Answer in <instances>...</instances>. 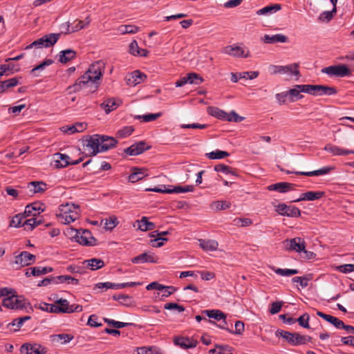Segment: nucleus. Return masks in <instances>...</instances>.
<instances>
[{
	"mask_svg": "<svg viewBox=\"0 0 354 354\" xmlns=\"http://www.w3.org/2000/svg\"><path fill=\"white\" fill-rule=\"evenodd\" d=\"M104 67L105 64L102 60L93 63L84 74L80 76L73 85L67 88L68 93L78 92L89 84H94V91H96L100 86L99 81L103 75Z\"/></svg>",
	"mask_w": 354,
	"mask_h": 354,
	"instance_id": "nucleus-1",
	"label": "nucleus"
},
{
	"mask_svg": "<svg viewBox=\"0 0 354 354\" xmlns=\"http://www.w3.org/2000/svg\"><path fill=\"white\" fill-rule=\"evenodd\" d=\"M80 210L78 205L73 203L62 204L56 213L58 221L63 224H69L79 218Z\"/></svg>",
	"mask_w": 354,
	"mask_h": 354,
	"instance_id": "nucleus-2",
	"label": "nucleus"
},
{
	"mask_svg": "<svg viewBox=\"0 0 354 354\" xmlns=\"http://www.w3.org/2000/svg\"><path fill=\"white\" fill-rule=\"evenodd\" d=\"M276 336L282 337L292 346L304 345L311 342L312 337L308 335H303L298 333H290L283 330H277Z\"/></svg>",
	"mask_w": 354,
	"mask_h": 354,
	"instance_id": "nucleus-3",
	"label": "nucleus"
},
{
	"mask_svg": "<svg viewBox=\"0 0 354 354\" xmlns=\"http://www.w3.org/2000/svg\"><path fill=\"white\" fill-rule=\"evenodd\" d=\"M354 68H349L345 64H339L330 66L322 69L323 73H326L330 77H344L352 75Z\"/></svg>",
	"mask_w": 354,
	"mask_h": 354,
	"instance_id": "nucleus-4",
	"label": "nucleus"
},
{
	"mask_svg": "<svg viewBox=\"0 0 354 354\" xmlns=\"http://www.w3.org/2000/svg\"><path fill=\"white\" fill-rule=\"evenodd\" d=\"M60 33H50L45 35L42 37L35 40L30 45L27 46L26 49L36 48H48L53 46L59 39Z\"/></svg>",
	"mask_w": 354,
	"mask_h": 354,
	"instance_id": "nucleus-5",
	"label": "nucleus"
},
{
	"mask_svg": "<svg viewBox=\"0 0 354 354\" xmlns=\"http://www.w3.org/2000/svg\"><path fill=\"white\" fill-rule=\"evenodd\" d=\"M209 114L223 121L239 122L243 120V118L239 116L235 111H232L230 113H227L217 107L209 108Z\"/></svg>",
	"mask_w": 354,
	"mask_h": 354,
	"instance_id": "nucleus-6",
	"label": "nucleus"
},
{
	"mask_svg": "<svg viewBox=\"0 0 354 354\" xmlns=\"http://www.w3.org/2000/svg\"><path fill=\"white\" fill-rule=\"evenodd\" d=\"M285 250L289 252H296L300 253L301 252H307L306 250V243L304 240L300 237H295L290 239H286L282 242Z\"/></svg>",
	"mask_w": 354,
	"mask_h": 354,
	"instance_id": "nucleus-7",
	"label": "nucleus"
},
{
	"mask_svg": "<svg viewBox=\"0 0 354 354\" xmlns=\"http://www.w3.org/2000/svg\"><path fill=\"white\" fill-rule=\"evenodd\" d=\"M36 257L27 251H23L15 256L13 264L15 268L18 270L22 267L28 266L35 262Z\"/></svg>",
	"mask_w": 354,
	"mask_h": 354,
	"instance_id": "nucleus-8",
	"label": "nucleus"
},
{
	"mask_svg": "<svg viewBox=\"0 0 354 354\" xmlns=\"http://www.w3.org/2000/svg\"><path fill=\"white\" fill-rule=\"evenodd\" d=\"M25 305L24 297L15 295L13 292L3 300V306L10 309L21 310L25 308Z\"/></svg>",
	"mask_w": 354,
	"mask_h": 354,
	"instance_id": "nucleus-9",
	"label": "nucleus"
},
{
	"mask_svg": "<svg viewBox=\"0 0 354 354\" xmlns=\"http://www.w3.org/2000/svg\"><path fill=\"white\" fill-rule=\"evenodd\" d=\"M74 238L80 244L86 246H94L97 242V240L92 236L91 232L87 230H77Z\"/></svg>",
	"mask_w": 354,
	"mask_h": 354,
	"instance_id": "nucleus-10",
	"label": "nucleus"
},
{
	"mask_svg": "<svg viewBox=\"0 0 354 354\" xmlns=\"http://www.w3.org/2000/svg\"><path fill=\"white\" fill-rule=\"evenodd\" d=\"M272 73L273 74H289L297 77V80L300 77L299 71V64L293 63L286 66H272Z\"/></svg>",
	"mask_w": 354,
	"mask_h": 354,
	"instance_id": "nucleus-11",
	"label": "nucleus"
},
{
	"mask_svg": "<svg viewBox=\"0 0 354 354\" xmlns=\"http://www.w3.org/2000/svg\"><path fill=\"white\" fill-rule=\"evenodd\" d=\"M275 211L281 216L297 218L301 216L300 209L295 206L280 203L275 206Z\"/></svg>",
	"mask_w": 354,
	"mask_h": 354,
	"instance_id": "nucleus-12",
	"label": "nucleus"
},
{
	"mask_svg": "<svg viewBox=\"0 0 354 354\" xmlns=\"http://www.w3.org/2000/svg\"><path fill=\"white\" fill-rule=\"evenodd\" d=\"M55 167L57 168H64L69 165H75L80 163L83 160V158H80L76 160L70 161V157L64 153H57L54 155Z\"/></svg>",
	"mask_w": 354,
	"mask_h": 354,
	"instance_id": "nucleus-13",
	"label": "nucleus"
},
{
	"mask_svg": "<svg viewBox=\"0 0 354 354\" xmlns=\"http://www.w3.org/2000/svg\"><path fill=\"white\" fill-rule=\"evenodd\" d=\"M20 354H46L47 348L39 344H24L20 348Z\"/></svg>",
	"mask_w": 354,
	"mask_h": 354,
	"instance_id": "nucleus-14",
	"label": "nucleus"
},
{
	"mask_svg": "<svg viewBox=\"0 0 354 354\" xmlns=\"http://www.w3.org/2000/svg\"><path fill=\"white\" fill-rule=\"evenodd\" d=\"M335 169L333 166H326L323 167L317 170L312 171H292L289 170L285 171V172L288 174H295L297 175L301 176H324L330 173Z\"/></svg>",
	"mask_w": 354,
	"mask_h": 354,
	"instance_id": "nucleus-15",
	"label": "nucleus"
},
{
	"mask_svg": "<svg viewBox=\"0 0 354 354\" xmlns=\"http://www.w3.org/2000/svg\"><path fill=\"white\" fill-rule=\"evenodd\" d=\"M85 144L86 150L91 156H95L97 153L101 152L99 141V135H93L90 136Z\"/></svg>",
	"mask_w": 354,
	"mask_h": 354,
	"instance_id": "nucleus-16",
	"label": "nucleus"
},
{
	"mask_svg": "<svg viewBox=\"0 0 354 354\" xmlns=\"http://www.w3.org/2000/svg\"><path fill=\"white\" fill-rule=\"evenodd\" d=\"M223 53L237 57H250V52L247 50L245 53L243 48L236 46L232 45L225 46L222 51Z\"/></svg>",
	"mask_w": 354,
	"mask_h": 354,
	"instance_id": "nucleus-17",
	"label": "nucleus"
},
{
	"mask_svg": "<svg viewBox=\"0 0 354 354\" xmlns=\"http://www.w3.org/2000/svg\"><path fill=\"white\" fill-rule=\"evenodd\" d=\"M147 79V75L140 71H134L131 73L126 76L125 80L127 84L130 86H135Z\"/></svg>",
	"mask_w": 354,
	"mask_h": 354,
	"instance_id": "nucleus-18",
	"label": "nucleus"
},
{
	"mask_svg": "<svg viewBox=\"0 0 354 354\" xmlns=\"http://www.w3.org/2000/svg\"><path fill=\"white\" fill-rule=\"evenodd\" d=\"M150 148L144 141L136 142L124 149V153L129 156H137L141 154Z\"/></svg>",
	"mask_w": 354,
	"mask_h": 354,
	"instance_id": "nucleus-19",
	"label": "nucleus"
},
{
	"mask_svg": "<svg viewBox=\"0 0 354 354\" xmlns=\"http://www.w3.org/2000/svg\"><path fill=\"white\" fill-rule=\"evenodd\" d=\"M194 189L193 185H186V186H175L173 189H162L159 188H153V189H148L149 191H152L158 193H185V192H192Z\"/></svg>",
	"mask_w": 354,
	"mask_h": 354,
	"instance_id": "nucleus-20",
	"label": "nucleus"
},
{
	"mask_svg": "<svg viewBox=\"0 0 354 354\" xmlns=\"http://www.w3.org/2000/svg\"><path fill=\"white\" fill-rule=\"evenodd\" d=\"M99 141L101 152L113 148L117 144V140L114 138L107 136L99 135Z\"/></svg>",
	"mask_w": 354,
	"mask_h": 354,
	"instance_id": "nucleus-21",
	"label": "nucleus"
},
{
	"mask_svg": "<svg viewBox=\"0 0 354 354\" xmlns=\"http://www.w3.org/2000/svg\"><path fill=\"white\" fill-rule=\"evenodd\" d=\"M158 258L153 253L145 252L131 259L133 263H158Z\"/></svg>",
	"mask_w": 354,
	"mask_h": 354,
	"instance_id": "nucleus-22",
	"label": "nucleus"
},
{
	"mask_svg": "<svg viewBox=\"0 0 354 354\" xmlns=\"http://www.w3.org/2000/svg\"><path fill=\"white\" fill-rule=\"evenodd\" d=\"M120 104L121 102L119 100L108 98L105 100L102 104H100V107L102 109L104 110L106 114H109L111 111L117 109Z\"/></svg>",
	"mask_w": 354,
	"mask_h": 354,
	"instance_id": "nucleus-23",
	"label": "nucleus"
},
{
	"mask_svg": "<svg viewBox=\"0 0 354 354\" xmlns=\"http://www.w3.org/2000/svg\"><path fill=\"white\" fill-rule=\"evenodd\" d=\"M324 194V193L323 192L310 191L306 193H303L299 198L292 200V202L297 203L301 201H315L321 198Z\"/></svg>",
	"mask_w": 354,
	"mask_h": 354,
	"instance_id": "nucleus-24",
	"label": "nucleus"
},
{
	"mask_svg": "<svg viewBox=\"0 0 354 354\" xmlns=\"http://www.w3.org/2000/svg\"><path fill=\"white\" fill-rule=\"evenodd\" d=\"M52 271L53 268L50 267H32L30 268L29 269H27L25 275L27 277H30V276L37 277L45 274L48 272H50Z\"/></svg>",
	"mask_w": 354,
	"mask_h": 354,
	"instance_id": "nucleus-25",
	"label": "nucleus"
},
{
	"mask_svg": "<svg viewBox=\"0 0 354 354\" xmlns=\"http://www.w3.org/2000/svg\"><path fill=\"white\" fill-rule=\"evenodd\" d=\"M148 176L147 170L145 168H133V172L129 176L131 183H136Z\"/></svg>",
	"mask_w": 354,
	"mask_h": 354,
	"instance_id": "nucleus-26",
	"label": "nucleus"
},
{
	"mask_svg": "<svg viewBox=\"0 0 354 354\" xmlns=\"http://www.w3.org/2000/svg\"><path fill=\"white\" fill-rule=\"evenodd\" d=\"M71 305L68 300L59 299L54 304V313H69Z\"/></svg>",
	"mask_w": 354,
	"mask_h": 354,
	"instance_id": "nucleus-27",
	"label": "nucleus"
},
{
	"mask_svg": "<svg viewBox=\"0 0 354 354\" xmlns=\"http://www.w3.org/2000/svg\"><path fill=\"white\" fill-rule=\"evenodd\" d=\"M292 186L293 185L291 183L286 182H281L270 185L269 186H268L267 189L269 191H277L279 193H286L290 190Z\"/></svg>",
	"mask_w": 354,
	"mask_h": 354,
	"instance_id": "nucleus-28",
	"label": "nucleus"
},
{
	"mask_svg": "<svg viewBox=\"0 0 354 354\" xmlns=\"http://www.w3.org/2000/svg\"><path fill=\"white\" fill-rule=\"evenodd\" d=\"M202 314L217 321L223 320V324H226V315L220 310H204Z\"/></svg>",
	"mask_w": 354,
	"mask_h": 354,
	"instance_id": "nucleus-29",
	"label": "nucleus"
},
{
	"mask_svg": "<svg viewBox=\"0 0 354 354\" xmlns=\"http://www.w3.org/2000/svg\"><path fill=\"white\" fill-rule=\"evenodd\" d=\"M82 264L91 270H97L104 266V262L102 259L96 258L85 260L82 262Z\"/></svg>",
	"mask_w": 354,
	"mask_h": 354,
	"instance_id": "nucleus-30",
	"label": "nucleus"
},
{
	"mask_svg": "<svg viewBox=\"0 0 354 354\" xmlns=\"http://www.w3.org/2000/svg\"><path fill=\"white\" fill-rule=\"evenodd\" d=\"M200 247L205 252L216 251L218 249V243L216 241L211 239H199Z\"/></svg>",
	"mask_w": 354,
	"mask_h": 354,
	"instance_id": "nucleus-31",
	"label": "nucleus"
},
{
	"mask_svg": "<svg viewBox=\"0 0 354 354\" xmlns=\"http://www.w3.org/2000/svg\"><path fill=\"white\" fill-rule=\"evenodd\" d=\"M263 40L266 44L285 43L287 41L288 38L282 34L265 35Z\"/></svg>",
	"mask_w": 354,
	"mask_h": 354,
	"instance_id": "nucleus-32",
	"label": "nucleus"
},
{
	"mask_svg": "<svg viewBox=\"0 0 354 354\" xmlns=\"http://www.w3.org/2000/svg\"><path fill=\"white\" fill-rule=\"evenodd\" d=\"M317 315L329 323L332 324L337 328L340 329L341 326H344V322L335 317L325 314L321 311H317Z\"/></svg>",
	"mask_w": 354,
	"mask_h": 354,
	"instance_id": "nucleus-33",
	"label": "nucleus"
},
{
	"mask_svg": "<svg viewBox=\"0 0 354 354\" xmlns=\"http://www.w3.org/2000/svg\"><path fill=\"white\" fill-rule=\"evenodd\" d=\"M76 57V52L71 49H66L59 52V62L62 64H66L69 61L74 59Z\"/></svg>",
	"mask_w": 354,
	"mask_h": 354,
	"instance_id": "nucleus-34",
	"label": "nucleus"
},
{
	"mask_svg": "<svg viewBox=\"0 0 354 354\" xmlns=\"http://www.w3.org/2000/svg\"><path fill=\"white\" fill-rule=\"evenodd\" d=\"M281 8V6L280 4H272L267 6L261 9L258 10L256 12V14L257 15H270L273 13L277 12V11L280 10Z\"/></svg>",
	"mask_w": 354,
	"mask_h": 354,
	"instance_id": "nucleus-35",
	"label": "nucleus"
},
{
	"mask_svg": "<svg viewBox=\"0 0 354 354\" xmlns=\"http://www.w3.org/2000/svg\"><path fill=\"white\" fill-rule=\"evenodd\" d=\"M174 342L176 345L183 348H194L196 346V342L191 340L189 338L180 337L175 339Z\"/></svg>",
	"mask_w": 354,
	"mask_h": 354,
	"instance_id": "nucleus-36",
	"label": "nucleus"
},
{
	"mask_svg": "<svg viewBox=\"0 0 354 354\" xmlns=\"http://www.w3.org/2000/svg\"><path fill=\"white\" fill-rule=\"evenodd\" d=\"M41 205L38 203L28 205L25 208L24 214L26 216H36L40 213V210H41V212L44 211V209H41Z\"/></svg>",
	"mask_w": 354,
	"mask_h": 354,
	"instance_id": "nucleus-37",
	"label": "nucleus"
},
{
	"mask_svg": "<svg viewBox=\"0 0 354 354\" xmlns=\"http://www.w3.org/2000/svg\"><path fill=\"white\" fill-rule=\"evenodd\" d=\"M28 188L33 193H41L47 189V185L41 181H32L28 183Z\"/></svg>",
	"mask_w": 354,
	"mask_h": 354,
	"instance_id": "nucleus-38",
	"label": "nucleus"
},
{
	"mask_svg": "<svg viewBox=\"0 0 354 354\" xmlns=\"http://www.w3.org/2000/svg\"><path fill=\"white\" fill-rule=\"evenodd\" d=\"M136 222L138 223V229L143 232L152 230L156 227L155 224L149 221L146 216L142 217L140 220H138Z\"/></svg>",
	"mask_w": 354,
	"mask_h": 354,
	"instance_id": "nucleus-39",
	"label": "nucleus"
},
{
	"mask_svg": "<svg viewBox=\"0 0 354 354\" xmlns=\"http://www.w3.org/2000/svg\"><path fill=\"white\" fill-rule=\"evenodd\" d=\"M50 337L53 342H59L62 344H65L70 342L74 337L71 334L61 333L51 335Z\"/></svg>",
	"mask_w": 354,
	"mask_h": 354,
	"instance_id": "nucleus-40",
	"label": "nucleus"
},
{
	"mask_svg": "<svg viewBox=\"0 0 354 354\" xmlns=\"http://www.w3.org/2000/svg\"><path fill=\"white\" fill-rule=\"evenodd\" d=\"M337 93L335 87L324 85H317L316 95H333Z\"/></svg>",
	"mask_w": 354,
	"mask_h": 354,
	"instance_id": "nucleus-41",
	"label": "nucleus"
},
{
	"mask_svg": "<svg viewBox=\"0 0 354 354\" xmlns=\"http://www.w3.org/2000/svg\"><path fill=\"white\" fill-rule=\"evenodd\" d=\"M298 87H300V84L295 85L292 88H290L288 91L289 100L291 102H293L297 100H300L304 97V95L301 94L302 92V91H301V89L299 88Z\"/></svg>",
	"mask_w": 354,
	"mask_h": 354,
	"instance_id": "nucleus-42",
	"label": "nucleus"
},
{
	"mask_svg": "<svg viewBox=\"0 0 354 354\" xmlns=\"http://www.w3.org/2000/svg\"><path fill=\"white\" fill-rule=\"evenodd\" d=\"M19 84V81L16 77H13L0 83V93H4L7 89L14 87Z\"/></svg>",
	"mask_w": 354,
	"mask_h": 354,
	"instance_id": "nucleus-43",
	"label": "nucleus"
},
{
	"mask_svg": "<svg viewBox=\"0 0 354 354\" xmlns=\"http://www.w3.org/2000/svg\"><path fill=\"white\" fill-rule=\"evenodd\" d=\"M214 170L217 172H222L225 174H230L234 176H237V174L235 169L223 164H218L215 165Z\"/></svg>",
	"mask_w": 354,
	"mask_h": 354,
	"instance_id": "nucleus-44",
	"label": "nucleus"
},
{
	"mask_svg": "<svg viewBox=\"0 0 354 354\" xmlns=\"http://www.w3.org/2000/svg\"><path fill=\"white\" fill-rule=\"evenodd\" d=\"M120 34H134L138 32L139 28L135 25H121L118 28Z\"/></svg>",
	"mask_w": 354,
	"mask_h": 354,
	"instance_id": "nucleus-45",
	"label": "nucleus"
},
{
	"mask_svg": "<svg viewBox=\"0 0 354 354\" xmlns=\"http://www.w3.org/2000/svg\"><path fill=\"white\" fill-rule=\"evenodd\" d=\"M41 220L37 221L35 216L24 220L23 226L26 230H32L36 226L41 224Z\"/></svg>",
	"mask_w": 354,
	"mask_h": 354,
	"instance_id": "nucleus-46",
	"label": "nucleus"
},
{
	"mask_svg": "<svg viewBox=\"0 0 354 354\" xmlns=\"http://www.w3.org/2000/svg\"><path fill=\"white\" fill-rule=\"evenodd\" d=\"M231 203L227 201H216L211 204V208L216 211L225 210L230 208Z\"/></svg>",
	"mask_w": 354,
	"mask_h": 354,
	"instance_id": "nucleus-47",
	"label": "nucleus"
},
{
	"mask_svg": "<svg viewBox=\"0 0 354 354\" xmlns=\"http://www.w3.org/2000/svg\"><path fill=\"white\" fill-rule=\"evenodd\" d=\"M324 150L332 153L333 156H345V149L331 144L326 145Z\"/></svg>",
	"mask_w": 354,
	"mask_h": 354,
	"instance_id": "nucleus-48",
	"label": "nucleus"
},
{
	"mask_svg": "<svg viewBox=\"0 0 354 354\" xmlns=\"http://www.w3.org/2000/svg\"><path fill=\"white\" fill-rule=\"evenodd\" d=\"M187 84H200L203 82V78L195 73H189L186 75Z\"/></svg>",
	"mask_w": 354,
	"mask_h": 354,
	"instance_id": "nucleus-49",
	"label": "nucleus"
},
{
	"mask_svg": "<svg viewBox=\"0 0 354 354\" xmlns=\"http://www.w3.org/2000/svg\"><path fill=\"white\" fill-rule=\"evenodd\" d=\"M272 270L279 275L288 277L299 273V270L297 269H282L272 268Z\"/></svg>",
	"mask_w": 354,
	"mask_h": 354,
	"instance_id": "nucleus-50",
	"label": "nucleus"
},
{
	"mask_svg": "<svg viewBox=\"0 0 354 354\" xmlns=\"http://www.w3.org/2000/svg\"><path fill=\"white\" fill-rule=\"evenodd\" d=\"M27 217L24 214H18L12 217L10 225L11 227H19L21 225L23 226L24 218Z\"/></svg>",
	"mask_w": 354,
	"mask_h": 354,
	"instance_id": "nucleus-51",
	"label": "nucleus"
},
{
	"mask_svg": "<svg viewBox=\"0 0 354 354\" xmlns=\"http://www.w3.org/2000/svg\"><path fill=\"white\" fill-rule=\"evenodd\" d=\"M162 115V113H148L142 115H136L135 118L136 119H142V121L145 122H149L153 120H156L158 118Z\"/></svg>",
	"mask_w": 354,
	"mask_h": 354,
	"instance_id": "nucleus-52",
	"label": "nucleus"
},
{
	"mask_svg": "<svg viewBox=\"0 0 354 354\" xmlns=\"http://www.w3.org/2000/svg\"><path fill=\"white\" fill-rule=\"evenodd\" d=\"M134 131L131 126L124 127L118 131L116 136L120 138H124L129 136Z\"/></svg>",
	"mask_w": 354,
	"mask_h": 354,
	"instance_id": "nucleus-53",
	"label": "nucleus"
},
{
	"mask_svg": "<svg viewBox=\"0 0 354 354\" xmlns=\"http://www.w3.org/2000/svg\"><path fill=\"white\" fill-rule=\"evenodd\" d=\"M206 155L209 159L215 160L222 159L223 158L227 157L229 156V153L225 151L216 150L210 153H208Z\"/></svg>",
	"mask_w": 354,
	"mask_h": 354,
	"instance_id": "nucleus-54",
	"label": "nucleus"
},
{
	"mask_svg": "<svg viewBox=\"0 0 354 354\" xmlns=\"http://www.w3.org/2000/svg\"><path fill=\"white\" fill-rule=\"evenodd\" d=\"M57 283H72L75 285H77L79 283V280L74 277H72L68 275H60L57 277Z\"/></svg>",
	"mask_w": 354,
	"mask_h": 354,
	"instance_id": "nucleus-55",
	"label": "nucleus"
},
{
	"mask_svg": "<svg viewBox=\"0 0 354 354\" xmlns=\"http://www.w3.org/2000/svg\"><path fill=\"white\" fill-rule=\"evenodd\" d=\"M299 88L301 89L302 92L306 93L313 95H317V85L312 84H300Z\"/></svg>",
	"mask_w": 354,
	"mask_h": 354,
	"instance_id": "nucleus-56",
	"label": "nucleus"
},
{
	"mask_svg": "<svg viewBox=\"0 0 354 354\" xmlns=\"http://www.w3.org/2000/svg\"><path fill=\"white\" fill-rule=\"evenodd\" d=\"M22 319H15L12 322L7 324L6 328L12 332L18 331L23 325Z\"/></svg>",
	"mask_w": 354,
	"mask_h": 354,
	"instance_id": "nucleus-57",
	"label": "nucleus"
},
{
	"mask_svg": "<svg viewBox=\"0 0 354 354\" xmlns=\"http://www.w3.org/2000/svg\"><path fill=\"white\" fill-rule=\"evenodd\" d=\"M310 315L308 313H304L299 318L296 319V322L299 323V325L304 328H310L309 325Z\"/></svg>",
	"mask_w": 354,
	"mask_h": 354,
	"instance_id": "nucleus-58",
	"label": "nucleus"
},
{
	"mask_svg": "<svg viewBox=\"0 0 354 354\" xmlns=\"http://www.w3.org/2000/svg\"><path fill=\"white\" fill-rule=\"evenodd\" d=\"M333 10L331 11H324L319 17V19L322 21H330L335 13H336V7L333 6Z\"/></svg>",
	"mask_w": 354,
	"mask_h": 354,
	"instance_id": "nucleus-59",
	"label": "nucleus"
},
{
	"mask_svg": "<svg viewBox=\"0 0 354 354\" xmlns=\"http://www.w3.org/2000/svg\"><path fill=\"white\" fill-rule=\"evenodd\" d=\"M104 321L105 323H106L109 325H111L116 328H121L133 324L131 323H126V322L115 321L113 319H111L109 318H104Z\"/></svg>",
	"mask_w": 354,
	"mask_h": 354,
	"instance_id": "nucleus-60",
	"label": "nucleus"
},
{
	"mask_svg": "<svg viewBox=\"0 0 354 354\" xmlns=\"http://www.w3.org/2000/svg\"><path fill=\"white\" fill-rule=\"evenodd\" d=\"M233 223L234 225L238 227H247L251 225L252 224V221L248 218H236L234 219Z\"/></svg>",
	"mask_w": 354,
	"mask_h": 354,
	"instance_id": "nucleus-61",
	"label": "nucleus"
},
{
	"mask_svg": "<svg viewBox=\"0 0 354 354\" xmlns=\"http://www.w3.org/2000/svg\"><path fill=\"white\" fill-rule=\"evenodd\" d=\"M138 354H159V351L158 348L154 346H144L138 348Z\"/></svg>",
	"mask_w": 354,
	"mask_h": 354,
	"instance_id": "nucleus-62",
	"label": "nucleus"
},
{
	"mask_svg": "<svg viewBox=\"0 0 354 354\" xmlns=\"http://www.w3.org/2000/svg\"><path fill=\"white\" fill-rule=\"evenodd\" d=\"M35 308H37L43 311L54 313V304L41 303L39 304L35 305Z\"/></svg>",
	"mask_w": 354,
	"mask_h": 354,
	"instance_id": "nucleus-63",
	"label": "nucleus"
},
{
	"mask_svg": "<svg viewBox=\"0 0 354 354\" xmlns=\"http://www.w3.org/2000/svg\"><path fill=\"white\" fill-rule=\"evenodd\" d=\"M118 223V219L115 216L109 217V219L105 220V227L109 230L114 228Z\"/></svg>",
	"mask_w": 354,
	"mask_h": 354,
	"instance_id": "nucleus-64",
	"label": "nucleus"
}]
</instances>
